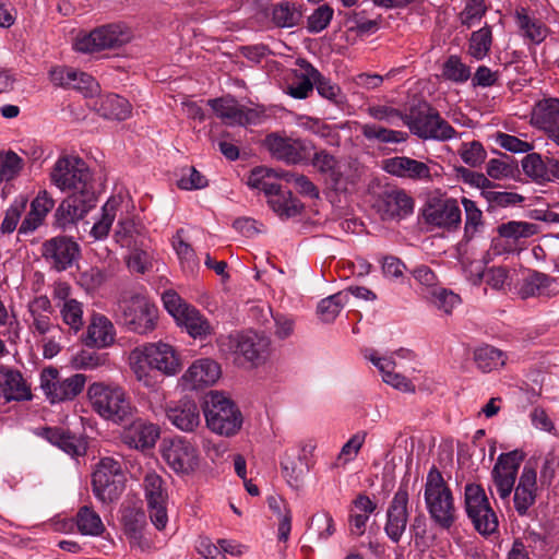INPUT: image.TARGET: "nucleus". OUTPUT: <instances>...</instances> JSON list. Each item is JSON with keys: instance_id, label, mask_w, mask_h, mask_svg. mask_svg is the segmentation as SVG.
<instances>
[{"instance_id": "nucleus-1", "label": "nucleus", "mask_w": 559, "mask_h": 559, "mask_svg": "<svg viewBox=\"0 0 559 559\" xmlns=\"http://www.w3.org/2000/svg\"><path fill=\"white\" fill-rule=\"evenodd\" d=\"M51 183L68 195L55 212L58 226L66 228L83 219L96 205L93 175L85 162L74 156L57 159L50 171Z\"/></svg>"}, {"instance_id": "nucleus-2", "label": "nucleus", "mask_w": 559, "mask_h": 559, "mask_svg": "<svg viewBox=\"0 0 559 559\" xmlns=\"http://www.w3.org/2000/svg\"><path fill=\"white\" fill-rule=\"evenodd\" d=\"M131 369L139 382L150 389L157 386L156 370L166 377H174L182 369L181 360L176 349L164 342L147 343L132 352Z\"/></svg>"}, {"instance_id": "nucleus-3", "label": "nucleus", "mask_w": 559, "mask_h": 559, "mask_svg": "<svg viewBox=\"0 0 559 559\" xmlns=\"http://www.w3.org/2000/svg\"><path fill=\"white\" fill-rule=\"evenodd\" d=\"M424 499L430 519L438 526L449 530L456 520L454 497L436 466H432L426 476Z\"/></svg>"}, {"instance_id": "nucleus-4", "label": "nucleus", "mask_w": 559, "mask_h": 559, "mask_svg": "<svg viewBox=\"0 0 559 559\" xmlns=\"http://www.w3.org/2000/svg\"><path fill=\"white\" fill-rule=\"evenodd\" d=\"M87 397L95 413L116 424L128 420L132 415L131 402L119 385L95 382L88 386Z\"/></svg>"}, {"instance_id": "nucleus-5", "label": "nucleus", "mask_w": 559, "mask_h": 559, "mask_svg": "<svg viewBox=\"0 0 559 559\" xmlns=\"http://www.w3.org/2000/svg\"><path fill=\"white\" fill-rule=\"evenodd\" d=\"M404 124L420 139L448 141L456 135L454 128L428 103L413 106L404 118Z\"/></svg>"}, {"instance_id": "nucleus-6", "label": "nucleus", "mask_w": 559, "mask_h": 559, "mask_svg": "<svg viewBox=\"0 0 559 559\" xmlns=\"http://www.w3.org/2000/svg\"><path fill=\"white\" fill-rule=\"evenodd\" d=\"M116 317L129 331L145 334L156 325L157 308L147 297L135 294L119 300Z\"/></svg>"}, {"instance_id": "nucleus-7", "label": "nucleus", "mask_w": 559, "mask_h": 559, "mask_svg": "<svg viewBox=\"0 0 559 559\" xmlns=\"http://www.w3.org/2000/svg\"><path fill=\"white\" fill-rule=\"evenodd\" d=\"M464 504L467 516L478 533L489 535L497 531L498 518L481 485H465Z\"/></svg>"}, {"instance_id": "nucleus-8", "label": "nucleus", "mask_w": 559, "mask_h": 559, "mask_svg": "<svg viewBox=\"0 0 559 559\" xmlns=\"http://www.w3.org/2000/svg\"><path fill=\"white\" fill-rule=\"evenodd\" d=\"M132 31L122 23H114L95 28L88 34L79 35L74 41V49L91 53L104 49L118 48L132 39Z\"/></svg>"}, {"instance_id": "nucleus-9", "label": "nucleus", "mask_w": 559, "mask_h": 559, "mask_svg": "<svg viewBox=\"0 0 559 559\" xmlns=\"http://www.w3.org/2000/svg\"><path fill=\"white\" fill-rule=\"evenodd\" d=\"M92 487L100 502L107 504L118 500L124 489L120 462L112 457H103L93 473Z\"/></svg>"}, {"instance_id": "nucleus-10", "label": "nucleus", "mask_w": 559, "mask_h": 559, "mask_svg": "<svg viewBox=\"0 0 559 559\" xmlns=\"http://www.w3.org/2000/svg\"><path fill=\"white\" fill-rule=\"evenodd\" d=\"M204 414L207 427L217 435L229 437L241 428V413L219 393L212 394Z\"/></svg>"}, {"instance_id": "nucleus-11", "label": "nucleus", "mask_w": 559, "mask_h": 559, "mask_svg": "<svg viewBox=\"0 0 559 559\" xmlns=\"http://www.w3.org/2000/svg\"><path fill=\"white\" fill-rule=\"evenodd\" d=\"M311 164L321 175L324 183L334 191L345 192L355 183V176L349 165L338 160L325 150L316 152Z\"/></svg>"}, {"instance_id": "nucleus-12", "label": "nucleus", "mask_w": 559, "mask_h": 559, "mask_svg": "<svg viewBox=\"0 0 559 559\" xmlns=\"http://www.w3.org/2000/svg\"><path fill=\"white\" fill-rule=\"evenodd\" d=\"M86 377L75 373L61 379L56 368H46L40 373V388L51 403L70 401L76 397L84 389Z\"/></svg>"}, {"instance_id": "nucleus-13", "label": "nucleus", "mask_w": 559, "mask_h": 559, "mask_svg": "<svg viewBox=\"0 0 559 559\" xmlns=\"http://www.w3.org/2000/svg\"><path fill=\"white\" fill-rule=\"evenodd\" d=\"M423 216L428 225L448 231L457 230L462 223L460 204L453 198H430L423 210Z\"/></svg>"}, {"instance_id": "nucleus-14", "label": "nucleus", "mask_w": 559, "mask_h": 559, "mask_svg": "<svg viewBox=\"0 0 559 559\" xmlns=\"http://www.w3.org/2000/svg\"><path fill=\"white\" fill-rule=\"evenodd\" d=\"M264 145L274 158L290 165L308 159L313 148L310 141L294 139L280 133L266 135Z\"/></svg>"}, {"instance_id": "nucleus-15", "label": "nucleus", "mask_w": 559, "mask_h": 559, "mask_svg": "<svg viewBox=\"0 0 559 559\" xmlns=\"http://www.w3.org/2000/svg\"><path fill=\"white\" fill-rule=\"evenodd\" d=\"M162 456L167 465L178 475L193 473L200 462L197 447L185 438H176L165 444Z\"/></svg>"}, {"instance_id": "nucleus-16", "label": "nucleus", "mask_w": 559, "mask_h": 559, "mask_svg": "<svg viewBox=\"0 0 559 559\" xmlns=\"http://www.w3.org/2000/svg\"><path fill=\"white\" fill-rule=\"evenodd\" d=\"M523 455L519 451L502 453L499 455L492 471V481L499 497L502 500L510 498L519 473Z\"/></svg>"}, {"instance_id": "nucleus-17", "label": "nucleus", "mask_w": 559, "mask_h": 559, "mask_svg": "<svg viewBox=\"0 0 559 559\" xmlns=\"http://www.w3.org/2000/svg\"><path fill=\"white\" fill-rule=\"evenodd\" d=\"M408 489L401 484L386 510L384 532L391 542L397 544L406 531L408 523Z\"/></svg>"}, {"instance_id": "nucleus-18", "label": "nucleus", "mask_w": 559, "mask_h": 559, "mask_svg": "<svg viewBox=\"0 0 559 559\" xmlns=\"http://www.w3.org/2000/svg\"><path fill=\"white\" fill-rule=\"evenodd\" d=\"M80 254L79 245L71 238L59 236L43 243L41 255L57 271L70 267Z\"/></svg>"}, {"instance_id": "nucleus-19", "label": "nucleus", "mask_w": 559, "mask_h": 559, "mask_svg": "<svg viewBox=\"0 0 559 559\" xmlns=\"http://www.w3.org/2000/svg\"><path fill=\"white\" fill-rule=\"evenodd\" d=\"M521 166L524 175L537 185L559 181V159L554 156L528 153Z\"/></svg>"}, {"instance_id": "nucleus-20", "label": "nucleus", "mask_w": 559, "mask_h": 559, "mask_svg": "<svg viewBox=\"0 0 559 559\" xmlns=\"http://www.w3.org/2000/svg\"><path fill=\"white\" fill-rule=\"evenodd\" d=\"M207 104L216 116L229 126L245 127L252 124L255 123L259 117L254 109L247 108L230 97L210 99Z\"/></svg>"}, {"instance_id": "nucleus-21", "label": "nucleus", "mask_w": 559, "mask_h": 559, "mask_svg": "<svg viewBox=\"0 0 559 559\" xmlns=\"http://www.w3.org/2000/svg\"><path fill=\"white\" fill-rule=\"evenodd\" d=\"M235 353L245 357L253 365L266 360L271 352V341L267 336L253 331L238 334L234 340Z\"/></svg>"}, {"instance_id": "nucleus-22", "label": "nucleus", "mask_w": 559, "mask_h": 559, "mask_svg": "<svg viewBox=\"0 0 559 559\" xmlns=\"http://www.w3.org/2000/svg\"><path fill=\"white\" fill-rule=\"evenodd\" d=\"M316 444L312 441H302L299 444L298 454H285L281 462L284 476L287 478L290 486L298 487L304 477L311 468L310 455L312 454Z\"/></svg>"}, {"instance_id": "nucleus-23", "label": "nucleus", "mask_w": 559, "mask_h": 559, "mask_svg": "<svg viewBox=\"0 0 559 559\" xmlns=\"http://www.w3.org/2000/svg\"><path fill=\"white\" fill-rule=\"evenodd\" d=\"M513 491L514 509L520 516H524L534 506L537 497V474L534 466L526 464L523 467Z\"/></svg>"}, {"instance_id": "nucleus-24", "label": "nucleus", "mask_w": 559, "mask_h": 559, "mask_svg": "<svg viewBox=\"0 0 559 559\" xmlns=\"http://www.w3.org/2000/svg\"><path fill=\"white\" fill-rule=\"evenodd\" d=\"M168 420L185 432H192L201 423L200 411L197 403L188 397L170 402L166 406Z\"/></svg>"}, {"instance_id": "nucleus-25", "label": "nucleus", "mask_w": 559, "mask_h": 559, "mask_svg": "<svg viewBox=\"0 0 559 559\" xmlns=\"http://www.w3.org/2000/svg\"><path fill=\"white\" fill-rule=\"evenodd\" d=\"M377 210L382 219L402 218L414 209L413 199L403 190L383 192L377 201Z\"/></svg>"}, {"instance_id": "nucleus-26", "label": "nucleus", "mask_w": 559, "mask_h": 559, "mask_svg": "<svg viewBox=\"0 0 559 559\" xmlns=\"http://www.w3.org/2000/svg\"><path fill=\"white\" fill-rule=\"evenodd\" d=\"M221 377L219 365L210 359L195 360L183 373L181 380L191 390L214 384Z\"/></svg>"}, {"instance_id": "nucleus-27", "label": "nucleus", "mask_w": 559, "mask_h": 559, "mask_svg": "<svg viewBox=\"0 0 559 559\" xmlns=\"http://www.w3.org/2000/svg\"><path fill=\"white\" fill-rule=\"evenodd\" d=\"M158 438L159 428L143 419L132 421L122 433L123 443L136 450L153 448Z\"/></svg>"}, {"instance_id": "nucleus-28", "label": "nucleus", "mask_w": 559, "mask_h": 559, "mask_svg": "<svg viewBox=\"0 0 559 559\" xmlns=\"http://www.w3.org/2000/svg\"><path fill=\"white\" fill-rule=\"evenodd\" d=\"M383 169L393 176L413 180H429L430 168L427 164L407 156H395L384 160Z\"/></svg>"}, {"instance_id": "nucleus-29", "label": "nucleus", "mask_w": 559, "mask_h": 559, "mask_svg": "<svg viewBox=\"0 0 559 559\" xmlns=\"http://www.w3.org/2000/svg\"><path fill=\"white\" fill-rule=\"evenodd\" d=\"M28 312L31 316L29 329L34 334L46 335L59 329L51 322L53 308L47 296H38L31 300Z\"/></svg>"}, {"instance_id": "nucleus-30", "label": "nucleus", "mask_w": 559, "mask_h": 559, "mask_svg": "<svg viewBox=\"0 0 559 559\" xmlns=\"http://www.w3.org/2000/svg\"><path fill=\"white\" fill-rule=\"evenodd\" d=\"M0 396L7 402L31 400V389L19 370L0 368Z\"/></svg>"}, {"instance_id": "nucleus-31", "label": "nucleus", "mask_w": 559, "mask_h": 559, "mask_svg": "<svg viewBox=\"0 0 559 559\" xmlns=\"http://www.w3.org/2000/svg\"><path fill=\"white\" fill-rule=\"evenodd\" d=\"M531 122L544 133L559 127V98L538 100L533 107Z\"/></svg>"}, {"instance_id": "nucleus-32", "label": "nucleus", "mask_w": 559, "mask_h": 559, "mask_svg": "<svg viewBox=\"0 0 559 559\" xmlns=\"http://www.w3.org/2000/svg\"><path fill=\"white\" fill-rule=\"evenodd\" d=\"M116 331L111 321L100 313L92 316L87 328L85 344L87 346L105 348L115 341Z\"/></svg>"}, {"instance_id": "nucleus-33", "label": "nucleus", "mask_w": 559, "mask_h": 559, "mask_svg": "<svg viewBox=\"0 0 559 559\" xmlns=\"http://www.w3.org/2000/svg\"><path fill=\"white\" fill-rule=\"evenodd\" d=\"M45 438L53 445L71 456H80L86 453V442L83 438L76 437L63 428H46Z\"/></svg>"}, {"instance_id": "nucleus-34", "label": "nucleus", "mask_w": 559, "mask_h": 559, "mask_svg": "<svg viewBox=\"0 0 559 559\" xmlns=\"http://www.w3.org/2000/svg\"><path fill=\"white\" fill-rule=\"evenodd\" d=\"M116 242L124 248L145 247L144 227L132 218L120 219L115 229Z\"/></svg>"}, {"instance_id": "nucleus-35", "label": "nucleus", "mask_w": 559, "mask_h": 559, "mask_svg": "<svg viewBox=\"0 0 559 559\" xmlns=\"http://www.w3.org/2000/svg\"><path fill=\"white\" fill-rule=\"evenodd\" d=\"M95 107L100 116L106 119L112 120H126L131 115V105L130 103L117 95V94H108L99 97Z\"/></svg>"}, {"instance_id": "nucleus-36", "label": "nucleus", "mask_w": 559, "mask_h": 559, "mask_svg": "<svg viewBox=\"0 0 559 559\" xmlns=\"http://www.w3.org/2000/svg\"><path fill=\"white\" fill-rule=\"evenodd\" d=\"M298 64L300 68H305L308 73L312 76L316 88L320 96L326 98L335 105H342L345 103V95L341 87L332 83L329 79L324 78L312 64L306 60H299Z\"/></svg>"}, {"instance_id": "nucleus-37", "label": "nucleus", "mask_w": 559, "mask_h": 559, "mask_svg": "<svg viewBox=\"0 0 559 559\" xmlns=\"http://www.w3.org/2000/svg\"><path fill=\"white\" fill-rule=\"evenodd\" d=\"M369 359L379 369L385 383L403 392H415V385L407 378L394 372L395 362L391 358L371 355Z\"/></svg>"}, {"instance_id": "nucleus-38", "label": "nucleus", "mask_w": 559, "mask_h": 559, "mask_svg": "<svg viewBox=\"0 0 559 559\" xmlns=\"http://www.w3.org/2000/svg\"><path fill=\"white\" fill-rule=\"evenodd\" d=\"M120 204V197H111L103 205L100 217L94 223L90 231V235L91 237L94 238V240H103L107 238L111 229L112 223L116 219L117 211Z\"/></svg>"}, {"instance_id": "nucleus-39", "label": "nucleus", "mask_w": 559, "mask_h": 559, "mask_svg": "<svg viewBox=\"0 0 559 559\" xmlns=\"http://www.w3.org/2000/svg\"><path fill=\"white\" fill-rule=\"evenodd\" d=\"M269 204L272 210L281 217L289 218L301 213L302 203L293 197L289 190H283L280 186V191L269 197Z\"/></svg>"}, {"instance_id": "nucleus-40", "label": "nucleus", "mask_w": 559, "mask_h": 559, "mask_svg": "<svg viewBox=\"0 0 559 559\" xmlns=\"http://www.w3.org/2000/svg\"><path fill=\"white\" fill-rule=\"evenodd\" d=\"M186 311L176 320L193 337H203L211 334L210 322L193 306L185 308Z\"/></svg>"}, {"instance_id": "nucleus-41", "label": "nucleus", "mask_w": 559, "mask_h": 559, "mask_svg": "<svg viewBox=\"0 0 559 559\" xmlns=\"http://www.w3.org/2000/svg\"><path fill=\"white\" fill-rule=\"evenodd\" d=\"M360 132L366 140L384 144L402 143L408 138V134L404 131L392 130L377 123L361 124Z\"/></svg>"}, {"instance_id": "nucleus-42", "label": "nucleus", "mask_w": 559, "mask_h": 559, "mask_svg": "<svg viewBox=\"0 0 559 559\" xmlns=\"http://www.w3.org/2000/svg\"><path fill=\"white\" fill-rule=\"evenodd\" d=\"M514 15L520 29L531 41L539 44L547 37L548 29L545 24L531 17L525 8H518Z\"/></svg>"}, {"instance_id": "nucleus-43", "label": "nucleus", "mask_w": 559, "mask_h": 559, "mask_svg": "<svg viewBox=\"0 0 559 559\" xmlns=\"http://www.w3.org/2000/svg\"><path fill=\"white\" fill-rule=\"evenodd\" d=\"M75 520L82 535L100 536L105 532V525L99 514L88 506L79 509Z\"/></svg>"}, {"instance_id": "nucleus-44", "label": "nucleus", "mask_w": 559, "mask_h": 559, "mask_svg": "<svg viewBox=\"0 0 559 559\" xmlns=\"http://www.w3.org/2000/svg\"><path fill=\"white\" fill-rule=\"evenodd\" d=\"M301 17L302 13L295 3L282 1L272 8V21L277 27H294L299 24Z\"/></svg>"}, {"instance_id": "nucleus-45", "label": "nucleus", "mask_w": 559, "mask_h": 559, "mask_svg": "<svg viewBox=\"0 0 559 559\" xmlns=\"http://www.w3.org/2000/svg\"><path fill=\"white\" fill-rule=\"evenodd\" d=\"M462 205L465 211L464 236L466 241L472 240L484 228L483 212L473 200L462 198Z\"/></svg>"}, {"instance_id": "nucleus-46", "label": "nucleus", "mask_w": 559, "mask_h": 559, "mask_svg": "<svg viewBox=\"0 0 559 559\" xmlns=\"http://www.w3.org/2000/svg\"><path fill=\"white\" fill-rule=\"evenodd\" d=\"M492 45V31L487 24L471 34L468 53L476 60H483L490 51Z\"/></svg>"}, {"instance_id": "nucleus-47", "label": "nucleus", "mask_w": 559, "mask_h": 559, "mask_svg": "<svg viewBox=\"0 0 559 559\" xmlns=\"http://www.w3.org/2000/svg\"><path fill=\"white\" fill-rule=\"evenodd\" d=\"M124 533L132 542H139L146 524L144 511L135 508H126L121 516Z\"/></svg>"}, {"instance_id": "nucleus-48", "label": "nucleus", "mask_w": 559, "mask_h": 559, "mask_svg": "<svg viewBox=\"0 0 559 559\" xmlns=\"http://www.w3.org/2000/svg\"><path fill=\"white\" fill-rule=\"evenodd\" d=\"M474 358L477 367L484 372L492 371L506 364L504 353L489 345L477 348Z\"/></svg>"}, {"instance_id": "nucleus-49", "label": "nucleus", "mask_w": 559, "mask_h": 559, "mask_svg": "<svg viewBox=\"0 0 559 559\" xmlns=\"http://www.w3.org/2000/svg\"><path fill=\"white\" fill-rule=\"evenodd\" d=\"M274 177V170L266 167H255L250 171L247 185L252 189L263 191L270 197L280 191V185L270 181Z\"/></svg>"}, {"instance_id": "nucleus-50", "label": "nucleus", "mask_w": 559, "mask_h": 559, "mask_svg": "<svg viewBox=\"0 0 559 559\" xmlns=\"http://www.w3.org/2000/svg\"><path fill=\"white\" fill-rule=\"evenodd\" d=\"M491 288L500 290L503 289L509 278V271L504 266H492L484 270L481 264L476 265V277L473 280L474 285H479L483 281Z\"/></svg>"}, {"instance_id": "nucleus-51", "label": "nucleus", "mask_w": 559, "mask_h": 559, "mask_svg": "<svg viewBox=\"0 0 559 559\" xmlns=\"http://www.w3.org/2000/svg\"><path fill=\"white\" fill-rule=\"evenodd\" d=\"M60 310V316L64 324L71 331L78 333L84 325L83 320V304L76 299L67 300L63 304H57Z\"/></svg>"}, {"instance_id": "nucleus-52", "label": "nucleus", "mask_w": 559, "mask_h": 559, "mask_svg": "<svg viewBox=\"0 0 559 559\" xmlns=\"http://www.w3.org/2000/svg\"><path fill=\"white\" fill-rule=\"evenodd\" d=\"M143 488L147 504L167 502L168 495L163 478L155 472H148L143 479Z\"/></svg>"}, {"instance_id": "nucleus-53", "label": "nucleus", "mask_w": 559, "mask_h": 559, "mask_svg": "<svg viewBox=\"0 0 559 559\" xmlns=\"http://www.w3.org/2000/svg\"><path fill=\"white\" fill-rule=\"evenodd\" d=\"M499 236L507 239L519 240L528 238L537 233V226L533 223L510 221L497 227Z\"/></svg>"}, {"instance_id": "nucleus-54", "label": "nucleus", "mask_w": 559, "mask_h": 559, "mask_svg": "<svg viewBox=\"0 0 559 559\" xmlns=\"http://www.w3.org/2000/svg\"><path fill=\"white\" fill-rule=\"evenodd\" d=\"M347 301V294L340 292L322 299L318 305V314L323 322H332L340 314L344 304Z\"/></svg>"}, {"instance_id": "nucleus-55", "label": "nucleus", "mask_w": 559, "mask_h": 559, "mask_svg": "<svg viewBox=\"0 0 559 559\" xmlns=\"http://www.w3.org/2000/svg\"><path fill=\"white\" fill-rule=\"evenodd\" d=\"M27 202L28 199L25 195H19L13 200L5 211L4 218L1 223L0 229L2 234H11L16 229L17 223L26 210Z\"/></svg>"}, {"instance_id": "nucleus-56", "label": "nucleus", "mask_w": 559, "mask_h": 559, "mask_svg": "<svg viewBox=\"0 0 559 559\" xmlns=\"http://www.w3.org/2000/svg\"><path fill=\"white\" fill-rule=\"evenodd\" d=\"M492 188L486 189L480 192L481 197L487 201V211L496 207H508L521 203L524 198L515 192L495 191Z\"/></svg>"}, {"instance_id": "nucleus-57", "label": "nucleus", "mask_w": 559, "mask_h": 559, "mask_svg": "<svg viewBox=\"0 0 559 559\" xmlns=\"http://www.w3.org/2000/svg\"><path fill=\"white\" fill-rule=\"evenodd\" d=\"M551 282L552 280L547 275L534 272L524 280L519 292L520 296L522 299H527L543 295L544 290L550 286Z\"/></svg>"}, {"instance_id": "nucleus-58", "label": "nucleus", "mask_w": 559, "mask_h": 559, "mask_svg": "<svg viewBox=\"0 0 559 559\" xmlns=\"http://www.w3.org/2000/svg\"><path fill=\"white\" fill-rule=\"evenodd\" d=\"M442 75L454 83H464L471 78V69L460 57L452 55L443 64Z\"/></svg>"}, {"instance_id": "nucleus-59", "label": "nucleus", "mask_w": 559, "mask_h": 559, "mask_svg": "<svg viewBox=\"0 0 559 559\" xmlns=\"http://www.w3.org/2000/svg\"><path fill=\"white\" fill-rule=\"evenodd\" d=\"M457 153L462 160L469 167L480 166L487 157V152L479 141L462 143Z\"/></svg>"}, {"instance_id": "nucleus-60", "label": "nucleus", "mask_w": 559, "mask_h": 559, "mask_svg": "<svg viewBox=\"0 0 559 559\" xmlns=\"http://www.w3.org/2000/svg\"><path fill=\"white\" fill-rule=\"evenodd\" d=\"M487 12L485 0H464V8L459 17L463 26L472 27L478 23Z\"/></svg>"}, {"instance_id": "nucleus-61", "label": "nucleus", "mask_w": 559, "mask_h": 559, "mask_svg": "<svg viewBox=\"0 0 559 559\" xmlns=\"http://www.w3.org/2000/svg\"><path fill=\"white\" fill-rule=\"evenodd\" d=\"M367 114L374 120L384 122L389 126H397L399 120L404 123L406 114L400 109L386 105H370L366 109Z\"/></svg>"}, {"instance_id": "nucleus-62", "label": "nucleus", "mask_w": 559, "mask_h": 559, "mask_svg": "<svg viewBox=\"0 0 559 559\" xmlns=\"http://www.w3.org/2000/svg\"><path fill=\"white\" fill-rule=\"evenodd\" d=\"M334 531V521L326 512L313 515L308 527L309 534L314 535L318 540H326Z\"/></svg>"}, {"instance_id": "nucleus-63", "label": "nucleus", "mask_w": 559, "mask_h": 559, "mask_svg": "<svg viewBox=\"0 0 559 559\" xmlns=\"http://www.w3.org/2000/svg\"><path fill=\"white\" fill-rule=\"evenodd\" d=\"M515 169L514 162L507 155L501 158H491L486 167L487 175L495 180L512 177Z\"/></svg>"}, {"instance_id": "nucleus-64", "label": "nucleus", "mask_w": 559, "mask_h": 559, "mask_svg": "<svg viewBox=\"0 0 559 559\" xmlns=\"http://www.w3.org/2000/svg\"><path fill=\"white\" fill-rule=\"evenodd\" d=\"M304 69V72L298 74L295 73V79L287 85V94L296 99L307 98L309 93L312 92L314 82L308 71Z\"/></svg>"}]
</instances>
